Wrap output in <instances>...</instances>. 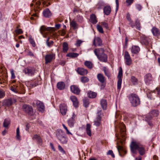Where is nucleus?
<instances>
[{"label": "nucleus", "instance_id": "nucleus-1", "mask_svg": "<svg viewBox=\"0 0 160 160\" xmlns=\"http://www.w3.org/2000/svg\"><path fill=\"white\" fill-rule=\"evenodd\" d=\"M130 147L131 152L133 154H136L137 152V150L141 155H143L145 153L144 147L138 142L136 141H132Z\"/></svg>", "mask_w": 160, "mask_h": 160}, {"label": "nucleus", "instance_id": "nucleus-2", "mask_svg": "<svg viewBox=\"0 0 160 160\" xmlns=\"http://www.w3.org/2000/svg\"><path fill=\"white\" fill-rule=\"evenodd\" d=\"M56 136L58 139L62 144H66L68 141V138L64 132L61 129L57 130Z\"/></svg>", "mask_w": 160, "mask_h": 160}, {"label": "nucleus", "instance_id": "nucleus-3", "mask_svg": "<svg viewBox=\"0 0 160 160\" xmlns=\"http://www.w3.org/2000/svg\"><path fill=\"white\" fill-rule=\"evenodd\" d=\"M129 100L132 106L136 107L140 103V101L138 96L135 94L132 93L129 97Z\"/></svg>", "mask_w": 160, "mask_h": 160}, {"label": "nucleus", "instance_id": "nucleus-4", "mask_svg": "<svg viewBox=\"0 0 160 160\" xmlns=\"http://www.w3.org/2000/svg\"><path fill=\"white\" fill-rule=\"evenodd\" d=\"M54 28L53 27H46L44 25L41 26L40 28V32L41 34L44 38H47V35L48 33L46 31H53L54 30Z\"/></svg>", "mask_w": 160, "mask_h": 160}, {"label": "nucleus", "instance_id": "nucleus-5", "mask_svg": "<svg viewBox=\"0 0 160 160\" xmlns=\"http://www.w3.org/2000/svg\"><path fill=\"white\" fill-rule=\"evenodd\" d=\"M22 109L24 111L27 113L29 115L33 114V111L32 108L28 105H24L22 107Z\"/></svg>", "mask_w": 160, "mask_h": 160}, {"label": "nucleus", "instance_id": "nucleus-6", "mask_svg": "<svg viewBox=\"0 0 160 160\" xmlns=\"http://www.w3.org/2000/svg\"><path fill=\"white\" fill-rule=\"evenodd\" d=\"M124 58L126 64L127 65L130 66L132 63V60L128 52L127 51L124 52Z\"/></svg>", "mask_w": 160, "mask_h": 160}, {"label": "nucleus", "instance_id": "nucleus-7", "mask_svg": "<svg viewBox=\"0 0 160 160\" xmlns=\"http://www.w3.org/2000/svg\"><path fill=\"white\" fill-rule=\"evenodd\" d=\"M60 112L62 115H65L66 114L67 111V106L64 103L61 104L59 105Z\"/></svg>", "mask_w": 160, "mask_h": 160}, {"label": "nucleus", "instance_id": "nucleus-8", "mask_svg": "<svg viewBox=\"0 0 160 160\" xmlns=\"http://www.w3.org/2000/svg\"><path fill=\"white\" fill-rule=\"evenodd\" d=\"M159 114L158 111L154 110L151 112L149 115L146 117V120L148 121L151 119L152 116H157Z\"/></svg>", "mask_w": 160, "mask_h": 160}, {"label": "nucleus", "instance_id": "nucleus-9", "mask_svg": "<svg viewBox=\"0 0 160 160\" xmlns=\"http://www.w3.org/2000/svg\"><path fill=\"white\" fill-rule=\"evenodd\" d=\"M55 57V54H54L46 55L45 57V63L47 64L50 62L53 59H54Z\"/></svg>", "mask_w": 160, "mask_h": 160}, {"label": "nucleus", "instance_id": "nucleus-10", "mask_svg": "<svg viewBox=\"0 0 160 160\" xmlns=\"http://www.w3.org/2000/svg\"><path fill=\"white\" fill-rule=\"evenodd\" d=\"M78 73L81 75H86L88 73V70L85 68H78L76 70Z\"/></svg>", "mask_w": 160, "mask_h": 160}, {"label": "nucleus", "instance_id": "nucleus-11", "mask_svg": "<svg viewBox=\"0 0 160 160\" xmlns=\"http://www.w3.org/2000/svg\"><path fill=\"white\" fill-rule=\"evenodd\" d=\"M152 75L150 73H147L145 76L144 80L146 83L148 84L152 82Z\"/></svg>", "mask_w": 160, "mask_h": 160}, {"label": "nucleus", "instance_id": "nucleus-12", "mask_svg": "<svg viewBox=\"0 0 160 160\" xmlns=\"http://www.w3.org/2000/svg\"><path fill=\"white\" fill-rule=\"evenodd\" d=\"M70 89L72 93L77 95L79 94L80 92V90L79 88L77 86L74 85L71 86Z\"/></svg>", "mask_w": 160, "mask_h": 160}, {"label": "nucleus", "instance_id": "nucleus-13", "mask_svg": "<svg viewBox=\"0 0 160 160\" xmlns=\"http://www.w3.org/2000/svg\"><path fill=\"white\" fill-rule=\"evenodd\" d=\"M93 45L95 46H101L102 45L101 39L99 37L95 38L93 42Z\"/></svg>", "mask_w": 160, "mask_h": 160}, {"label": "nucleus", "instance_id": "nucleus-14", "mask_svg": "<svg viewBox=\"0 0 160 160\" xmlns=\"http://www.w3.org/2000/svg\"><path fill=\"white\" fill-rule=\"evenodd\" d=\"M117 149L119 154L120 156L123 157L126 153V152L125 151L123 148V147L120 146H118L117 147Z\"/></svg>", "mask_w": 160, "mask_h": 160}, {"label": "nucleus", "instance_id": "nucleus-15", "mask_svg": "<svg viewBox=\"0 0 160 160\" xmlns=\"http://www.w3.org/2000/svg\"><path fill=\"white\" fill-rule=\"evenodd\" d=\"M94 52L95 55L98 56L100 55H101L104 53V50L103 48H100L95 49Z\"/></svg>", "mask_w": 160, "mask_h": 160}, {"label": "nucleus", "instance_id": "nucleus-16", "mask_svg": "<svg viewBox=\"0 0 160 160\" xmlns=\"http://www.w3.org/2000/svg\"><path fill=\"white\" fill-rule=\"evenodd\" d=\"M98 59L101 61L106 62L107 60V57L104 53L102 55L97 56Z\"/></svg>", "mask_w": 160, "mask_h": 160}, {"label": "nucleus", "instance_id": "nucleus-17", "mask_svg": "<svg viewBox=\"0 0 160 160\" xmlns=\"http://www.w3.org/2000/svg\"><path fill=\"white\" fill-rule=\"evenodd\" d=\"M70 99L73 103V105L75 107L78 106V102L77 98L74 96H71L70 97Z\"/></svg>", "mask_w": 160, "mask_h": 160}, {"label": "nucleus", "instance_id": "nucleus-18", "mask_svg": "<svg viewBox=\"0 0 160 160\" xmlns=\"http://www.w3.org/2000/svg\"><path fill=\"white\" fill-rule=\"evenodd\" d=\"M98 80L102 83H104L105 81V78L104 76L101 73H98L97 75Z\"/></svg>", "mask_w": 160, "mask_h": 160}, {"label": "nucleus", "instance_id": "nucleus-19", "mask_svg": "<svg viewBox=\"0 0 160 160\" xmlns=\"http://www.w3.org/2000/svg\"><path fill=\"white\" fill-rule=\"evenodd\" d=\"M35 70L32 68H27L24 70V72L31 75H33L35 72Z\"/></svg>", "mask_w": 160, "mask_h": 160}, {"label": "nucleus", "instance_id": "nucleus-20", "mask_svg": "<svg viewBox=\"0 0 160 160\" xmlns=\"http://www.w3.org/2000/svg\"><path fill=\"white\" fill-rule=\"evenodd\" d=\"M141 42L142 44L147 45L148 43V38L144 36H142L141 37Z\"/></svg>", "mask_w": 160, "mask_h": 160}, {"label": "nucleus", "instance_id": "nucleus-21", "mask_svg": "<svg viewBox=\"0 0 160 160\" xmlns=\"http://www.w3.org/2000/svg\"><path fill=\"white\" fill-rule=\"evenodd\" d=\"M101 117L100 116L97 117L95 119L94 122V125L97 127L99 126L101 122Z\"/></svg>", "mask_w": 160, "mask_h": 160}, {"label": "nucleus", "instance_id": "nucleus-22", "mask_svg": "<svg viewBox=\"0 0 160 160\" xmlns=\"http://www.w3.org/2000/svg\"><path fill=\"white\" fill-rule=\"evenodd\" d=\"M15 100H12L11 99H7L4 101V105L7 106L9 107L12 105L13 102H15Z\"/></svg>", "mask_w": 160, "mask_h": 160}, {"label": "nucleus", "instance_id": "nucleus-23", "mask_svg": "<svg viewBox=\"0 0 160 160\" xmlns=\"http://www.w3.org/2000/svg\"><path fill=\"white\" fill-rule=\"evenodd\" d=\"M43 14L44 16L46 18H49L51 16V12L48 8L44 10Z\"/></svg>", "mask_w": 160, "mask_h": 160}, {"label": "nucleus", "instance_id": "nucleus-24", "mask_svg": "<svg viewBox=\"0 0 160 160\" xmlns=\"http://www.w3.org/2000/svg\"><path fill=\"white\" fill-rule=\"evenodd\" d=\"M140 51V48L139 47L136 46H133L132 47L131 52L134 54H137Z\"/></svg>", "mask_w": 160, "mask_h": 160}, {"label": "nucleus", "instance_id": "nucleus-25", "mask_svg": "<svg viewBox=\"0 0 160 160\" xmlns=\"http://www.w3.org/2000/svg\"><path fill=\"white\" fill-rule=\"evenodd\" d=\"M57 86L58 89L60 90L64 89L65 87V83L62 82L58 83Z\"/></svg>", "mask_w": 160, "mask_h": 160}, {"label": "nucleus", "instance_id": "nucleus-26", "mask_svg": "<svg viewBox=\"0 0 160 160\" xmlns=\"http://www.w3.org/2000/svg\"><path fill=\"white\" fill-rule=\"evenodd\" d=\"M105 14L107 15L109 14L111 11V8L109 6H106L103 9Z\"/></svg>", "mask_w": 160, "mask_h": 160}, {"label": "nucleus", "instance_id": "nucleus-27", "mask_svg": "<svg viewBox=\"0 0 160 160\" xmlns=\"http://www.w3.org/2000/svg\"><path fill=\"white\" fill-rule=\"evenodd\" d=\"M153 35L155 36H158L160 34V32L158 29L156 28L153 27L152 29Z\"/></svg>", "mask_w": 160, "mask_h": 160}, {"label": "nucleus", "instance_id": "nucleus-28", "mask_svg": "<svg viewBox=\"0 0 160 160\" xmlns=\"http://www.w3.org/2000/svg\"><path fill=\"white\" fill-rule=\"evenodd\" d=\"M32 139L34 140H36L39 143H42V140L40 136L37 134L34 135L32 138Z\"/></svg>", "mask_w": 160, "mask_h": 160}, {"label": "nucleus", "instance_id": "nucleus-29", "mask_svg": "<svg viewBox=\"0 0 160 160\" xmlns=\"http://www.w3.org/2000/svg\"><path fill=\"white\" fill-rule=\"evenodd\" d=\"M84 65L88 68L91 69L93 67V64L92 63L89 61H86L84 62Z\"/></svg>", "mask_w": 160, "mask_h": 160}, {"label": "nucleus", "instance_id": "nucleus-30", "mask_svg": "<svg viewBox=\"0 0 160 160\" xmlns=\"http://www.w3.org/2000/svg\"><path fill=\"white\" fill-rule=\"evenodd\" d=\"M90 19L91 22L93 24H96L97 22L96 17L94 14H92L91 15Z\"/></svg>", "mask_w": 160, "mask_h": 160}, {"label": "nucleus", "instance_id": "nucleus-31", "mask_svg": "<svg viewBox=\"0 0 160 160\" xmlns=\"http://www.w3.org/2000/svg\"><path fill=\"white\" fill-rule=\"evenodd\" d=\"M11 121L9 119L6 118L4 121L3 123V126L6 128H7L10 124Z\"/></svg>", "mask_w": 160, "mask_h": 160}, {"label": "nucleus", "instance_id": "nucleus-32", "mask_svg": "<svg viewBox=\"0 0 160 160\" xmlns=\"http://www.w3.org/2000/svg\"><path fill=\"white\" fill-rule=\"evenodd\" d=\"M63 52H67L68 50V43L66 42H64L62 44Z\"/></svg>", "mask_w": 160, "mask_h": 160}, {"label": "nucleus", "instance_id": "nucleus-33", "mask_svg": "<svg viewBox=\"0 0 160 160\" xmlns=\"http://www.w3.org/2000/svg\"><path fill=\"white\" fill-rule=\"evenodd\" d=\"M101 105L104 110H106L107 107V102L106 100L102 99L101 101Z\"/></svg>", "mask_w": 160, "mask_h": 160}, {"label": "nucleus", "instance_id": "nucleus-34", "mask_svg": "<svg viewBox=\"0 0 160 160\" xmlns=\"http://www.w3.org/2000/svg\"><path fill=\"white\" fill-rule=\"evenodd\" d=\"M86 132L87 134L89 136H91V125L90 124H87L86 125Z\"/></svg>", "mask_w": 160, "mask_h": 160}, {"label": "nucleus", "instance_id": "nucleus-35", "mask_svg": "<svg viewBox=\"0 0 160 160\" xmlns=\"http://www.w3.org/2000/svg\"><path fill=\"white\" fill-rule=\"evenodd\" d=\"M80 81L82 83H85L88 82L89 79V78L83 76L81 77Z\"/></svg>", "mask_w": 160, "mask_h": 160}, {"label": "nucleus", "instance_id": "nucleus-36", "mask_svg": "<svg viewBox=\"0 0 160 160\" xmlns=\"http://www.w3.org/2000/svg\"><path fill=\"white\" fill-rule=\"evenodd\" d=\"M78 55L79 54L78 53L70 52L67 54L66 56L72 58H74L77 57L78 56Z\"/></svg>", "mask_w": 160, "mask_h": 160}, {"label": "nucleus", "instance_id": "nucleus-37", "mask_svg": "<svg viewBox=\"0 0 160 160\" xmlns=\"http://www.w3.org/2000/svg\"><path fill=\"white\" fill-rule=\"evenodd\" d=\"M88 96L91 98H94L97 96V93L95 92L90 91L88 93Z\"/></svg>", "mask_w": 160, "mask_h": 160}, {"label": "nucleus", "instance_id": "nucleus-38", "mask_svg": "<svg viewBox=\"0 0 160 160\" xmlns=\"http://www.w3.org/2000/svg\"><path fill=\"white\" fill-rule=\"evenodd\" d=\"M74 123V119L73 118H70L68 121V123L69 125L72 127L73 126Z\"/></svg>", "mask_w": 160, "mask_h": 160}, {"label": "nucleus", "instance_id": "nucleus-39", "mask_svg": "<svg viewBox=\"0 0 160 160\" xmlns=\"http://www.w3.org/2000/svg\"><path fill=\"white\" fill-rule=\"evenodd\" d=\"M70 25L74 29H75L77 28V24L74 21H72L71 22Z\"/></svg>", "mask_w": 160, "mask_h": 160}, {"label": "nucleus", "instance_id": "nucleus-40", "mask_svg": "<svg viewBox=\"0 0 160 160\" xmlns=\"http://www.w3.org/2000/svg\"><path fill=\"white\" fill-rule=\"evenodd\" d=\"M38 110L41 112L43 111L44 109V106L43 103H41L38 107Z\"/></svg>", "mask_w": 160, "mask_h": 160}, {"label": "nucleus", "instance_id": "nucleus-41", "mask_svg": "<svg viewBox=\"0 0 160 160\" xmlns=\"http://www.w3.org/2000/svg\"><path fill=\"white\" fill-rule=\"evenodd\" d=\"M131 81L134 85L137 83L138 79L134 76H132L131 78Z\"/></svg>", "mask_w": 160, "mask_h": 160}, {"label": "nucleus", "instance_id": "nucleus-42", "mask_svg": "<svg viewBox=\"0 0 160 160\" xmlns=\"http://www.w3.org/2000/svg\"><path fill=\"white\" fill-rule=\"evenodd\" d=\"M16 138L18 140H20V131L19 127H18L16 130Z\"/></svg>", "mask_w": 160, "mask_h": 160}, {"label": "nucleus", "instance_id": "nucleus-43", "mask_svg": "<svg viewBox=\"0 0 160 160\" xmlns=\"http://www.w3.org/2000/svg\"><path fill=\"white\" fill-rule=\"evenodd\" d=\"M122 68L121 67L120 68L119 70V71L118 74V79H122Z\"/></svg>", "mask_w": 160, "mask_h": 160}, {"label": "nucleus", "instance_id": "nucleus-44", "mask_svg": "<svg viewBox=\"0 0 160 160\" xmlns=\"http://www.w3.org/2000/svg\"><path fill=\"white\" fill-rule=\"evenodd\" d=\"M122 82V79H118V83H117V88L119 90L121 88V86Z\"/></svg>", "mask_w": 160, "mask_h": 160}, {"label": "nucleus", "instance_id": "nucleus-45", "mask_svg": "<svg viewBox=\"0 0 160 160\" xmlns=\"http://www.w3.org/2000/svg\"><path fill=\"white\" fill-rule=\"evenodd\" d=\"M135 24H136V26L137 28L139 30H140V23L139 20L138 19H137L136 20Z\"/></svg>", "mask_w": 160, "mask_h": 160}, {"label": "nucleus", "instance_id": "nucleus-46", "mask_svg": "<svg viewBox=\"0 0 160 160\" xmlns=\"http://www.w3.org/2000/svg\"><path fill=\"white\" fill-rule=\"evenodd\" d=\"M97 28L98 30L100 32L102 33H103L104 32L103 31V28L101 26L99 25H97Z\"/></svg>", "mask_w": 160, "mask_h": 160}, {"label": "nucleus", "instance_id": "nucleus-47", "mask_svg": "<svg viewBox=\"0 0 160 160\" xmlns=\"http://www.w3.org/2000/svg\"><path fill=\"white\" fill-rule=\"evenodd\" d=\"M121 136L122 138H124L125 135V130L124 129L120 128Z\"/></svg>", "mask_w": 160, "mask_h": 160}, {"label": "nucleus", "instance_id": "nucleus-48", "mask_svg": "<svg viewBox=\"0 0 160 160\" xmlns=\"http://www.w3.org/2000/svg\"><path fill=\"white\" fill-rule=\"evenodd\" d=\"M62 126L63 128L66 130V133L68 134H71L72 135V134L69 131L67 128L65 126L64 124H62Z\"/></svg>", "mask_w": 160, "mask_h": 160}, {"label": "nucleus", "instance_id": "nucleus-49", "mask_svg": "<svg viewBox=\"0 0 160 160\" xmlns=\"http://www.w3.org/2000/svg\"><path fill=\"white\" fill-rule=\"evenodd\" d=\"M107 155H111L113 158L115 157V155L113 153V151L112 150H109L107 153Z\"/></svg>", "mask_w": 160, "mask_h": 160}, {"label": "nucleus", "instance_id": "nucleus-50", "mask_svg": "<svg viewBox=\"0 0 160 160\" xmlns=\"http://www.w3.org/2000/svg\"><path fill=\"white\" fill-rule=\"evenodd\" d=\"M102 25L106 29L108 28V25L107 23L105 22H102L101 23Z\"/></svg>", "mask_w": 160, "mask_h": 160}, {"label": "nucleus", "instance_id": "nucleus-51", "mask_svg": "<svg viewBox=\"0 0 160 160\" xmlns=\"http://www.w3.org/2000/svg\"><path fill=\"white\" fill-rule=\"evenodd\" d=\"M10 72L11 74V78L12 79H14L15 78V76L14 74V71L13 70H11Z\"/></svg>", "mask_w": 160, "mask_h": 160}, {"label": "nucleus", "instance_id": "nucleus-52", "mask_svg": "<svg viewBox=\"0 0 160 160\" xmlns=\"http://www.w3.org/2000/svg\"><path fill=\"white\" fill-rule=\"evenodd\" d=\"M82 42V41L81 40H78L77 41L75 45L78 47L80 46Z\"/></svg>", "mask_w": 160, "mask_h": 160}, {"label": "nucleus", "instance_id": "nucleus-53", "mask_svg": "<svg viewBox=\"0 0 160 160\" xmlns=\"http://www.w3.org/2000/svg\"><path fill=\"white\" fill-rule=\"evenodd\" d=\"M135 6L137 9L139 11H140L142 9V7L140 4H136Z\"/></svg>", "mask_w": 160, "mask_h": 160}, {"label": "nucleus", "instance_id": "nucleus-54", "mask_svg": "<svg viewBox=\"0 0 160 160\" xmlns=\"http://www.w3.org/2000/svg\"><path fill=\"white\" fill-rule=\"evenodd\" d=\"M15 31L16 33L18 34H22L23 32L22 30L20 29H16Z\"/></svg>", "mask_w": 160, "mask_h": 160}, {"label": "nucleus", "instance_id": "nucleus-55", "mask_svg": "<svg viewBox=\"0 0 160 160\" xmlns=\"http://www.w3.org/2000/svg\"><path fill=\"white\" fill-rule=\"evenodd\" d=\"M34 103L37 105V106L38 107L40 104H41V103H43L39 101L36 100L35 101Z\"/></svg>", "mask_w": 160, "mask_h": 160}, {"label": "nucleus", "instance_id": "nucleus-56", "mask_svg": "<svg viewBox=\"0 0 160 160\" xmlns=\"http://www.w3.org/2000/svg\"><path fill=\"white\" fill-rule=\"evenodd\" d=\"M29 40L31 43L32 45L33 46L35 47V44L33 39L31 38H30L29 39Z\"/></svg>", "mask_w": 160, "mask_h": 160}, {"label": "nucleus", "instance_id": "nucleus-57", "mask_svg": "<svg viewBox=\"0 0 160 160\" xmlns=\"http://www.w3.org/2000/svg\"><path fill=\"white\" fill-rule=\"evenodd\" d=\"M129 24L130 25V26L132 28H133L135 26L134 23L131 20V21H129Z\"/></svg>", "mask_w": 160, "mask_h": 160}, {"label": "nucleus", "instance_id": "nucleus-58", "mask_svg": "<svg viewBox=\"0 0 160 160\" xmlns=\"http://www.w3.org/2000/svg\"><path fill=\"white\" fill-rule=\"evenodd\" d=\"M53 41H51L50 42H48L46 43V44L48 47H50L53 45Z\"/></svg>", "mask_w": 160, "mask_h": 160}, {"label": "nucleus", "instance_id": "nucleus-59", "mask_svg": "<svg viewBox=\"0 0 160 160\" xmlns=\"http://www.w3.org/2000/svg\"><path fill=\"white\" fill-rule=\"evenodd\" d=\"M58 148L59 150L62 152H63V153H65V152L63 149V148L62 147L59 145L58 146Z\"/></svg>", "mask_w": 160, "mask_h": 160}, {"label": "nucleus", "instance_id": "nucleus-60", "mask_svg": "<svg viewBox=\"0 0 160 160\" xmlns=\"http://www.w3.org/2000/svg\"><path fill=\"white\" fill-rule=\"evenodd\" d=\"M133 1L134 0H126V2L128 5H130L133 2Z\"/></svg>", "mask_w": 160, "mask_h": 160}, {"label": "nucleus", "instance_id": "nucleus-61", "mask_svg": "<svg viewBox=\"0 0 160 160\" xmlns=\"http://www.w3.org/2000/svg\"><path fill=\"white\" fill-rule=\"evenodd\" d=\"M126 18L128 21H131V20H132L131 18L130 15L129 13H128L127 14Z\"/></svg>", "mask_w": 160, "mask_h": 160}, {"label": "nucleus", "instance_id": "nucleus-62", "mask_svg": "<svg viewBox=\"0 0 160 160\" xmlns=\"http://www.w3.org/2000/svg\"><path fill=\"white\" fill-rule=\"evenodd\" d=\"M4 96V92L0 90V98H3Z\"/></svg>", "mask_w": 160, "mask_h": 160}, {"label": "nucleus", "instance_id": "nucleus-63", "mask_svg": "<svg viewBox=\"0 0 160 160\" xmlns=\"http://www.w3.org/2000/svg\"><path fill=\"white\" fill-rule=\"evenodd\" d=\"M83 103L84 105L86 107H88V102H87L86 100L83 101Z\"/></svg>", "mask_w": 160, "mask_h": 160}, {"label": "nucleus", "instance_id": "nucleus-64", "mask_svg": "<svg viewBox=\"0 0 160 160\" xmlns=\"http://www.w3.org/2000/svg\"><path fill=\"white\" fill-rule=\"evenodd\" d=\"M77 18H78V20L79 22H81L82 20V16H77Z\"/></svg>", "mask_w": 160, "mask_h": 160}]
</instances>
